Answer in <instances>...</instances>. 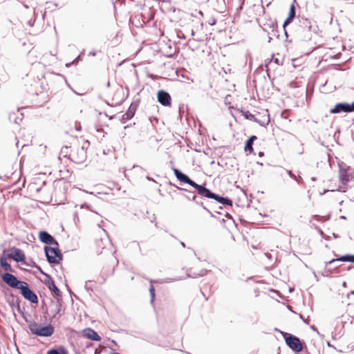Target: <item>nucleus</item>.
<instances>
[{
  "mask_svg": "<svg viewBox=\"0 0 354 354\" xmlns=\"http://www.w3.org/2000/svg\"><path fill=\"white\" fill-rule=\"evenodd\" d=\"M172 169L176 178L179 181H180L181 183H187L190 186L193 187L194 188H195L199 195L205 196L209 198H213L223 205H232V201L230 199L223 198L214 193H212L208 189L205 188V187L196 184L195 182L191 180L187 175L182 173L178 169L173 168Z\"/></svg>",
  "mask_w": 354,
  "mask_h": 354,
  "instance_id": "1",
  "label": "nucleus"
},
{
  "mask_svg": "<svg viewBox=\"0 0 354 354\" xmlns=\"http://www.w3.org/2000/svg\"><path fill=\"white\" fill-rule=\"evenodd\" d=\"M338 183H333L329 185L331 192H346L348 188V183L354 180V169L344 162L338 163Z\"/></svg>",
  "mask_w": 354,
  "mask_h": 354,
  "instance_id": "2",
  "label": "nucleus"
},
{
  "mask_svg": "<svg viewBox=\"0 0 354 354\" xmlns=\"http://www.w3.org/2000/svg\"><path fill=\"white\" fill-rule=\"evenodd\" d=\"M75 143L73 147H70L71 149L69 153L70 159L76 164H81L86 159V150L89 146V142L86 140H78L75 138Z\"/></svg>",
  "mask_w": 354,
  "mask_h": 354,
  "instance_id": "3",
  "label": "nucleus"
},
{
  "mask_svg": "<svg viewBox=\"0 0 354 354\" xmlns=\"http://www.w3.org/2000/svg\"><path fill=\"white\" fill-rule=\"evenodd\" d=\"M29 329L32 333L41 337H49L54 333V328L52 325L42 326L36 322L30 324Z\"/></svg>",
  "mask_w": 354,
  "mask_h": 354,
  "instance_id": "4",
  "label": "nucleus"
},
{
  "mask_svg": "<svg viewBox=\"0 0 354 354\" xmlns=\"http://www.w3.org/2000/svg\"><path fill=\"white\" fill-rule=\"evenodd\" d=\"M286 344L295 352L299 353L303 350V344L299 338L285 332H281Z\"/></svg>",
  "mask_w": 354,
  "mask_h": 354,
  "instance_id": "5",
  "label": "nucleus"
},
{
  "mask_svg": "<svg viewBox=\"0 0 354 354\" xmlns=\"http://www.w3.org/2000/svg\"><path fill=\"white\" fill-rule=\"evenodd\" d=\"M45 252L49 263L58 264L62 259V254L57 245L45 247Z\"/></svg>",
  "mask_w": 354,
  "mask_h": 354,
  "instance_id": "6",
  "label": "nucleus"
},
{
  "mask_svg": "<svg viewBox=\"0 0 354 354\" xmlns=\"http://www.w3.org/2000/svg\"><path fill=\"white\" fill-rule=\"evenodd\" d=\"M106 95L115 103H120L124 99L123 88L119 84H115L106 91Z\"/></svg>",
  "mask_w": 354,
  "mask_h": 354,
  "instance_id": "7",
  "label": "nucleus"
},
{
  "mask_svg": "<svg viewBox=\"0 0 354 354\" xmlns=\"http://www.w3.org/2000/svg\"><path fill=\"white\" fill-rule=\"evenodd\" d=\"M207 272V269L205 268L203 263H199L189 269L187 275L192 278H198L206 275Z\"/></svg>",
  "mask_w": 354,
  "mask_h": 354,
  "instance_id": "8",
  "label": "nucleus"
},
{
  "mask_svg": "<svg viewBox=\"0 0 354 354\" xmlns=\"http://www.w3.org/2000/svg\"><path fill=\"white\" fill-rule=\"evenodd\" d=\"M19 290L21 291L22 296L32 304H37L38 302V298L35 293L32 291L26 282H24L21 286L19 287Z\"/></svg>",
  "mask_w": 354,
  "mask_h": 354,
  "instance_id": "9",
  "label": "nucleus"
},
{
  "mask_svg": "<svg viewBox=\"0 0 354 354\" xmlns=\"http://www.w3.org/2000/svg\"><path fill=\"white\" fill-rule=\"evenodd\" d=\"M354 111V102L351 104L348 103H337L335 106L330 110L332 114H337L341 112L351 113Z\"/></svg>",
  "mask_w": 354,
  "mask_h": 354,
  "instance_id": "10",
  "label": "nucleus"
},
{
  "mask_svg": "<svg viewBox=\"0 0 354 354\" xmlns=\"http://www.w3.org/2000/svg\"><path fill=\"white\" fill-rule=\"evenodd\" d=\"M2 280L9 286L19 289L24 281H19L17 277L10 273H4L1 275Z\"/></svg>",
  "mask_w": 354,
  "mask_h": 354,
  "instance_id": "11",
  "label": "nucleus"
},
{
  "mask_svg": "<svg viewBox=\"0 0 354 354\" xmlns=\"http://www.w3.org/2000/svg\"><path fill=\"white\" fill-rule=\"evenodd\" d=\"M8 257L17 262H24L26 259V256L23 251L16 248H12L10 249V253L8 254Z\"/></svg>",
  "mask_w": 354,
  "mask_h": 354,
  "instance_id": "12",
  "label": "nucleus"
},
{
  "mask_svg": "<svg viewBox=\"0 0 354 354\" xmlns=\"http://www.w3.org/2000/svg\"><path fill=\"white\" fill-rule=\"evenodd\" d=\"M158 101L163 106H170L171 105V98L170 95L163 91L160 90L157 93Z\"/></svg>",
  "mask_w": 354,
  "mask_h": 354,
  "instance_id": "13",
  "label": "nucleus"
},
{
  "mask_svg": "<svg viewBox=\"0 0 354 354\" xmlns=\"http://www.w3.org/2000/svg\"><path fill=\"white\" fill-rule=\"evenodd\" d=\"M39 240L46 244L58 245L57 242L55 239L45 231H41L39 234Z\"/></svg>",
  "mask_w": 354,
  "mask_h": 354,
  "instance_id": "14",
  "label": "nucleus"
},
{
  "mask_svg": "<svg viewBox=\"0 0 354 354\" xmlns=\"http://www.w3.org/2000/svg\"><path fill=\"white\" fill-rule=\"evenodd\" d=\"M44 283L48 288L57 296L60 295V291L58 288L56 286L55 281L53 279L49 276L46 275V279H45Z\"/></svg>",
  "mask_w": 354,
  "mask_h": 354,
  "instance_id": "15",
  "label": "nucleus"
},
{
  "mask_svg": "<svg viewBox=\"0 0 354 354\" xmlns=\"http://www.w3.org/2000/svg\"><path fill=\"white\" fill-rule=\"evenodd\" d=\"M83 335L89 339L93 341H100L101 337L100 335L93 329L87 328L83 330Z\"/></svg>",
  "mask_w": 354,
  "mask_h": 354,
  "instance_id": "16",
  "label": "nucleus"
},
{
  "mask_svg": "<svg viewBox=\"0 0 354 354\" xmlns=\"http://www.w3.org/2000/svg\"><path fill=\"white\" fill-rule=\"evenodd\" d=\"M257 139L256 136H252L247 141L245 145V151L252 153L254 151L252 145L254 142Z\"/></svg>",
  "mask_w": 354,
  "mask_h": 354,
  "instance_id": "17",
  "label": "nucleus"
},
{
  "mask_svg": "<svg viewBox=\"0 0 354 354\" xmlns=\"http://www.w3.org/2000/svg\"><path fill=\"white\" fill-rule=\"evenodd\" d=\"M335 261H349L354 263V255L351 254H346L344 256H342L340 257L332 259L328 262V264H331L335 263Z\"/></svg>",
  "mask_w": 354,
  "mask_h": 354,
  "instance_id": "18",
  "label": "nucleus"
},
{
  "mask_svg": "<svg viewBox=\"0 0 354 354\" xmlns=\"http://www.w3.org/2000/svg\"><path fill=\"white\" fill-rule=\"evenodd\" d=\"M295 8L294 4H292L290 8L289 15L288 17L286 19L283 23V26H286L288 25L295 18Z\"/></svg>",
  "mask_w": 354,
  "mask_h": 354,
  "instance_id": "19",
  "label": "nucleus"
},
{
  "mask_svg": "<svg viewBox=\"0 0 354 354\" xmlns=\"http://www.w3.org/2000/svg\"><path fill=\"white\" fill-rule=\"evenodd\" d=\"M0 264L4 270L7 272H12V269L11 266L7 262V260L4 257H1L0 259Z\"/></svg>",
  "mask_w": 354,
  "mask_h": 354,
  "instance_id": "20",
  "label": "nucleus"
},
{
  "mask_svg": "<svg viewBox=\"0 0 354 354\" xmlns=\"http://www.w3.org/2000/svg\"><path fill=\"white\" fill-rule=\"evenodd\" d=\"M47 354H67L66 349L61 346L58 349H50L48 351Z\"/></svg>",
  "mask_w": 354,
  "mask_h": 354,
  "instance_id": "21",
  "label": "nucleus"
},
{
  "mask_svg": "<svg viewBox=\"0 0 354 354\" xmlns=\"http://www.w3.org/2000/svg\"><path fill=\"white\" fill-rule=\"evenodd\" d=\"M242 115L248 120L257 121L255 116L248 111H241Z\"/></svg>",
  "mask_w": 354,
  "mask_h": 354,
  "instance_id": "22",
  "label": "nucleus"
},
{
  "mask_svg": "<svg viewBox=\"0 0 354 354\" xmlns=\"http://www.w3.org/2000/svg\"><path fill=\"white\" fill-rule=\"evenodd\" d=\"M133 113L131 112V111H127L126 113H124L123 115H122V120H130L132 118V117L133 116Z\"/></svg>",
  "mask_w": 354,
  "mask_h": 354,
  "instance_id": "23",
  "label": "nucleus"
},
{
  "mask_svg": "<svg viewBox=\"0 0 354 354\" xmlns=\"http://www.w3.org/2000/svg\"><path fill=\"white\" fill-rule=\"evenodd\" d=\"M149 292L151 295V302L153 303L155 299V288L152 284H151L149 288Z\"/></svg>",
  "mask_w": 354,
  "mask_h": 354,
  "instance_id": "24",
  "label": "nucleus"
},
{
  "mask_svg": "<svg viewBox=\"0 0 354 354\" xmlns=\"http://www.w3.org/2000/svg\"><path fill=\"white\" fill-rule=\"evenodd\" d=\"M106 85H107V86H108V87L110 86L109 81H107V82H106Z\"/></svg>",
  "mask_w": 354,
  "mask_h": 354,
  "instance_id": "25",
  "label": "nucleus"
},
{
  "mask_svg": "<svg viewBox=\"0 0 354 354\" xmlns=\"http://www.w3.org/2000/svg\"><path fill=\"white\" fill-rule=\"evenodd\" d=\"M353 294H354V292H353Z\"/></svg>",
  "mask_w": 354,
  "mask_h": 354,
  "instance_id": "26",
  "label": "nucleus"
}]
</instances>
